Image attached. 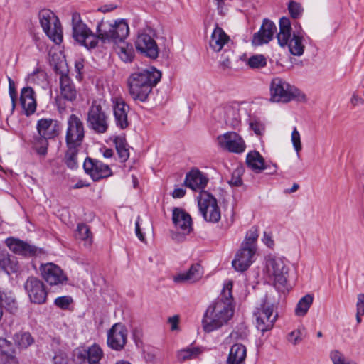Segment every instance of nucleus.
I'll list each match as a JSON object with an SVG mask.
<instances>
[{"mask_svg":"<svg viewBox=\"0 0 364 364\" xmlns=\"http://www.w3.org/2000/svg\"><path fill=\"white\" fill-rule=\"evenodd\" d=\"M232 286L230 281L225 283L220 296L206 309L202 320L205 332L210 333L220 328L232 317L235 309Z\"/></svg>","mask_w":364,"mask_h":364,"instance_id":"obj_1","label":"nucleus"},{"mask_svg":"<svg viewBox=\"0 0 364 364\" xmlns=\"http://www.w3.org/2000/svg\"><path fill=\"white\" fill-rule=\"evenodd\" d=\"M129 34L128 22L124 18L108 19L103 18L99 21L94 31L95 48L100 43L102 46L122 42Z\"/></svg>","mask_w":364,"mask_h":364,"instance_id":"obj_2","label":"nucleus"},{"mask_svg":"<svg viewBox=\"0 0 364 364\" xmlns=\"http://www.w3.org/2000/svg\"><path fill=\"white\" fill-rule=\"evenodd\" d=\"M161 78V73L154 67L132 73L127 79L129 93L134 100L146 102Z\"/></svg>","mask_w":364,"mask_h":364,"instance_id":"obj_3","label":"nucleus"},{"mask_svg":"<svg viewBox=\"0 0 364 364\" xmlns=\"http://www.w3.org/2000/svg\"><path fill=\"white\" fill-rule=\"evenodd\" d=\"M270 100L273 102L287 103L292 100L304 101L306 97L294 85L281 77H274L270 83Z\"/></svg>","mask_w":364,"mask_h":364,"instance_id":"obj_4","label":"nucleus"},{"mask_svg":"<svg viewBox=\"0 0 364 364\" xmlns=\"http://www.w3.org/2000/svg\"><path fill=\"white\" fill-rule=\"evenodd\" d=\"M277 37L279 45L283 48L287 46L292 55L301 56L304 53L302 38L296 34L291 36V26L288 18L280 19L279 32Z\"/></svg>","mask_w":364,"mask_h":364,"instance_id":"obj_5","label":"nucleus"},{"mask_svg":"<svg viewBox=\"0 0 364 364\" xmlns=\"http://www.w3.org/2000/svg\"><path fill=\"white\" fill-rule=\"evenodd\" d=\"M105 104L106 101L103 99L94 100L87 111V126L97 134H104L109 128V115L103 109Z\"/></svg>","mask_w":364,"mask_h":364,"instance_id":"obj_6","label":"nucleus"},{"mask_svg":"<svg viewBox=\"0 0 364 364\" xmlns=\"http://www.w3.org/2000/svg\"><path fill=\"white\" fill-rule=\"evenodd\" d=\"M72 37L81 46L87 50L95 48L94 31L82 21L77 12L72 14Z\"/></svg>","mask_w":364,"mask_h":364,"instance_id":"obj_7","label":"nucleus"},{"mask_svg":"<svg viewBox=\"0 0 364 364\" xmlns=\"http://www.w3.org/2000/svg\"><path fill=\"white\" fill-rule=\"evenodd\" d=\"M40 24L46 36L56 44L63 41V31L60 20L50 9H42L38 13Z\"/></svg>","mask_w":364,"mask_h":364,"instance_id":"obj_8","label":"nucleus"},{"mask_svg":"<svg viewBox=\"0 0 364 364\" xmlns=\"http://www.w3.org/2000/svg\"><path fill=\"white\" fill-rule=\"evenodd\" d=\"M274 306L269 302L267 297L262 299L254 311L256 320V327L262 333H264L272 328L277 318V314H274Z\"/></svg>","mask_w":364,"mask_h":364,"instance_id":"obj_9","label":"nucleus"},{"mask_svg":"<svg viewBox=\"0 0 364 364\" xmlns=\"http://www.w3.org/2000/svg\"><path fill=\"white\" fill-rule=\"evenodd\" d=\"M155 32L150 28L139 31L135 41L136 50L144 56L155 60L159 57V48L155 41Z\"/></svg>","mask_w":364,"mask_h":364,"instance_id":"obj_10","label":"nucleus"},{"mask_svg":"<svg viewBox=\"0 0 364 364\" xmlns=\"http://www.w3.org/2000/svg\"><path fill=\"white\" fill-rule=\"evenodd\" d=\"M198 205L205 221L215 223L220 220L221 213L217 200L208 192L200 191L198 197Z\"/></svg>","mask_w":364,"mask_h":364,"instance_id":"obj_11","label":"nucleus"},{"mask_svg":"<svg viewBox=\"0 0 364 364\" xmlns=\"http://www.w3.org/2000/svg\"><path fill=\"white\" fill-rule=\"evenodd\" d=\"M216 141L221 149L230 153L240 154L246 149L244 139L235 132H227L218 135Z\"/></svg>","mask_w":364,"mask_h":364,"instance_id":"obj_12","label":"nucleus"},{"mask_svg":"<svg viewBox=\"0 0 364 364\" xmlns=\"http://www.w3.org/2000/svg\"><path fill=\"white\" fill-rule=\"evenodd\" d=\"M67 124L66 144L81 146L85 137V127L81 119L72 114L68 118Z\"/></svg>","mask_w":364,"mask_h":364,"instance_id":"obj_13","label":"nucleus"},{"mask_svg":"<svg viewBox=\"0 0 364 364\" xmlns=\"http://www.w3.org/2000/svg\"><path fill=\"white\" fill-rule=\"evenodd\" d=\"M24 289L31 303L36 304L46 303L48 292L46 285L41 279L35 277H28L24 284Z\"/></svg>","mask_w":364,"mask_h":364,"instance_id":"obj_14","label":"nucleus"},{"mask_svg":"<svg viewBox=\"0 0 364 364\" xmlns=\"http://www.w3.org/2000/svg\"><path fill=\"white\" fill-rule=\"evenodd\" d=\"M128 331L122 323H114L107 332V346L112 350L124 349L127 342Z\"/></svg>","mask_w":364,"mask_h":364,"instance_id":"obj_15","label":"nucleus"},{"mask_svg":"<svg viewBox=\"0 0 364 364\" xmlns=\"http://www.w3.org/2000/svg\"><path fill=\"white\" fill-rule=\"evenodd\" d=\"M111 102L116 127L121 130L127 129L129 125L128 120L129 106L122 97H112Z\"/></svg>","mask_w":364,"mask_h":364,"instance_id":"obj_16","label":"nucleus"},{"mask_svg":"<svg viewBox=\"0 0 364 364\" xmlns=\"http://www.w3.org/2000/svg\"><path fill=\"white\" fill-rule=\"evenodd\" d=\"M40 271L43 279L50 286L63 284L68 281V277L64 272L54 263L41 264Z\"/></svg>","mask_w":364,"mask_h":364,"instance_id":"obj_17","label":"nucleus"},{"mask_svg":"<svg viewBox=\"0 0 364 364\" xmlns=\"http://www.w3.org/2000/svg\"><path fill=\"white\" fill-rule=\"evenodd\" d=\"M83 168L85 171L95 181L109 177L112 174L111 168L108 165L90 158H87L85 160Z\"/></svg>","mask_w":364,"mask_h":364,"instance_id":"obj_18","label":"nucleus"},{"mask_svg":"<svg viewBox=\"0 0 364 364\" xmlns=\"http://www.w3.org/2000/svg\"><path fill=\"white\" fill-rule=\"evenodd\" d=\"M257 249L241 245L232 262L233 268L237 272L247 270L255 260Z\"/></svg>","mask_w":364,"mask_h":364,"instance_id":"obj_19","label":"nucleus"},{"mask_svg":"<svg viewBox=\"0 0 364 364\" xmlns=\"http://www.w3.org/2000/svg\"><path fill=\"white\" fill-rule=\"evenodd\" d=\"M267 268L276 282L278 288L284 287L287 283V268L281 259H270L267 262Z\"/></svg>","mask_w":364,"mask_h":364,"instance_id":"obj_20","label":"nucleus"},{"mask_svg":"<svg viewBox=\"0 0 364 364\" xmlns=\"http://www.w3.org/2000/svg\"><path fill=\"white\" fill-rule=\"evenodd\" d=\"M172 221L177 230L183 235H188L193 230L192 218L182 208H174L173 209Z\"/></svg>","mask_w":364,"mask_h":364,"instance_id":"obj_21","label":"nucleus"},{"mask_svg":"<svg viewBox=\"0 0 364 364\" xmlns=\"http://www.w3.org/2000/svg\"><path fill=\"white\" fill-rule=\"evenodd\" d=\"M277 31L275 24L268 20L264 19L259 31L253 36L252 43L254 46H261L269 43L273 38Z\"/></svg>","mask_w":364,"mask_h":364,"instance_id":"obj_22","label":"nucleus"},{"mask_svg":"<svg viewBox=\"0 0 364 364\" xmlns=\"http://www.w3.org/2000/svg\"><path fill=\"white\" fill-rule=\"evenodd\" d=\"M208 178L198 168H192L186 175L184 185L194 191H203L207 186Z\"/></svg>","mask_w":364,"mask_h":364,"instance_id":"obj_23","label":"nucleus"},{"mask_svg":"<svg viewBox=\"0 0 364 364\" xmlns=\"http://www.w3.org/2000/svg\"><path fill=\"white\" fill-rule=\"evenodd\" d=\"M232 43L230 36L223 31V28L216 26L212 32L209 46L215 52H220L223 49L225 50L230 47Z\"/></svg>","mask_w":364,"mask_h":364,"instance_id":"obj_24","label":"nucleus"},{"mask_svg":"<svg viewBox=\"0 0 364 364\" xmlns=\"http://www.w3.org/2000/svg\"><path fill=\"white\" fill-rule=\"evenodd\" d=\"M6 244L11 251L23 256H33L38 252L36 247L19 239L8 238L6 240Z\"/></svg>","mask_w":364,"mask_h":364,"instance_id":"obj_25","label":"nucleus"},{"mask_svg":"<svg viewBox=\"0 0 364 364\" xmlns=\"http://www.w3.org/2000/svg\"><path fill=\"white\" fill-rule=\"evenodd\" d=\"M38 134L48 139H53L59 134L60 126L57 120L41 119L37 122Z\"/></svg>","mask_w":364,"mask_h":364,"instance_id":"obj_26","label":"nucleus"},{"mask_svg":"<svg viewBox=\"0 0 364 364\" xmlns=\"http://www.w3.org/2000/svg\"><path fill=\"white\" fill-rule=\"evenodd\" d=\"M203 275V269L198 264L191 265L187 272H181L173 276V281L176 283H194L200 280Z\"/></svg>","mask_w":364,"mask_h":364,"instance_id":"obj_27","label":"nucleus"},{"mask_svg":"<svg viewBox=\"0 0 364 364\" xmlns=\"http://www.w3.org/2000/svg\"><path fill=\"white\" fill-rule=\"evenodd\" d=\"M60 96L65 100L73 102L77 97V90L70 77L65 73L60 76Z\"/></svg>","mask_w":364,"mask_h":364,"instance_id":"obj_28","label":"nucleus"},{"mask_svg":"<svg viewBox=\"0 0 364 364\" xmlns=\"http://www.w3.org/2000/svg\"><path fill=\"white\" fill-rule=\"evenodd\" d=\"M20 101L26 115H30L35 112L36 102L34 97V91L31 87H23L21 90Z\"/></svg>","mask_w":364,"mask_h":364,"instance_id":"obj_29","label":"nucleus"},{"mask_svg":"<svg viewBox=\"0 0 364 364\" xmlns=\"http://www.w3.org/2000/svg\"><path fill=\"white\" fill-rule=\"evenodd\" d=\"M245 346L236 343L230 348L226 364H245Z\"/></svg>","mask_w":364,"mask_h":364,"instance_id":"obj_30","label":"nucleus"},{"mask_svg":"<svg viewBox=\"0 0 364 364\" xmlns=\"http://www.w3.org/2000/svg\"><path fill=\"white\" fill-rule=\"evenodd\" d=\"M48 139L41 135H35L30 139L28 144L37 155L45 158L48 153Z\"/></svg>","mask_w":364,"mask_h":364,"instance_id":"obj_31","label":"nucleus"},{"mask_svg":"<svg viewBox=\"0 0 364 364\" xmlns=\"http://www.w3.org/2000/svg\"><path fill=\"white\" fill-rule=\"evenodd\" d=\"M264 159L259 151H250L246 156V164L255 173H259L264 171Z\"/></svg>","mask_w":364,"mask_h":364,"instance_id":"obj_32","label":"nucleus"},{"mask_svg":"<svg viewBox=\"0 0 364 364\" xmlns=\"http://www.w3.org/2000/svg\"><path fill=\"white\" fill-rule=\"evenodd\" d=\"M67 151L64 157V162L70 169L78 167V153L81 146L66 144Z\"/></svg>","mask_w":364,"mask_h":364,"instance_id":"obj_33","label":"nucleus"},{"mask_svg":"<svg viewBox=\"0 0 364 364\" xmlns=\"http://www.w3.org/2000/svg\"><path fill=\"white\" fill-rule=\"evenodd\" d=\"M116 46L115 50L120 59L125 63L132 62L134 57L133 46L124 41L119 42Z\"/></svg>","mask_w":364,"mask_h":364,"instance_id":"obj_34","label":"nucleus"},{"mask_svg":"<svg viewBox=\"0 0 364 364\" xmlns=\"http://www.w3.org/2000/svg\"><path fill=\"white\" fill-rule=\"evenodd\" d=\"M0 268L7 274L15 272L18 269L17 262L15 258L11 257L6 251L0 252Z\"/></svg>","mask_w":364,"mask_h":364,"instance_id":"obj_35","label":"nucleus"},{"mask_svg":"<svg viewBox=\"0 0 364 364\" xmlns=\"http://www.w3.org/2000/svg\"><path fill=\"white\" fill-rule=\"evenodd\" d=\"M203 352V348L198 346H189L178 351L177 358L180 361L197 358Z\"/></svg>","mask_w":364,"mask_h":364,"instance_id":"obj_36","label":"nucleus"},{"mask_svg":"<svg viewBox=\"0 0 364 364\" xmlns=\"http://www.w3.org/2000/svg\"><path fill=\"white\" fill-rule=\"evenodd\" d=\"M114 143L117 151L119 158L122 162H125L129 157L128 144L125 137L123 136H116Z\"/></svg>","mask_w":364,"mask_h":364,"instance_id":"obj_37","label":"nucleus"},{"mask_svg":"<svg viewBox=\"0 0 364 364\" xmlns=\"http://www.w3.org/2000/svg\"><path fill=\"white\" fill-rule=\"evenodd\" d=\"M314 301V296L311 294H306L301 297L298 301L295 308L294 312L297 316H305L310 306L312 305Z\"/></svg>","mask_w":364,"mask_h":364,"instance_id":"obj_38","label":"nucleus"},{"mask_svg":"<svg viewBox=\"0 0 364 364\" xmlns=\"http://www.w3.org/2000/svg\"><path fill=\"white\" fill-rule=\"evenodd\" d=\"M77 238L83 240L85 245L90 246L92 242V236L89 227L84 223L79 224L77 228Z\"/></svg>","mask_w":364,"mask_h":364,"instance_id":"obj_39","label":"nucleus"},{"mask_svg":"<svg viewBox=\"0 0 364 364\" xmlns=\"http://www.w3.org/2000/svg\"><path fill=\"white\" fill-rule=\"evenodd\" d=\"M15 343L20 348H26L33 343L31 335L28 332L16 333L14 336Z\"/></svg>","mask_w":364,"mask_h":364,"instance_id":"obj_40","label":"nucleus"},{"mask_svg":"<svg viewBox=\"0 0 364 364\" xmlns=\"http://www.w3.org/2000/svg\"><path fill=\"white\" fill-rule=\"evenodd\" d=\"M16 300L11 291H4L0 289V306L10 310L16 308Z\"/></svg>","mask_w":364,"mask_h":364,"instance_id":"obj_41","label":"nucleus"},{"mask_svg":"<svg viewBox=\"0 0 364 364\" xmlns=\"http://www.w3.org/2000/svg\"><path fill=\"white\" fill-rule=\"evenodd\" d=\"M233 55L234 53L232 50L228 49L224 50V53L219 61V68L223 71L230 70L232 68L231 59L232 58Z\"/></svg>","mask_w":364,"mask_h":364,"instance_id":"obj_42","label":"nucleus"},{"mask_svg":"<svg viewBox=\"0 0 364 364\" xmlns=\"http://www.w3.org/2000/svg\"><path fill=\"white\" fill-rule=\"evenodd\" d=\"M257 230L255 228H252L246 234L245 240L242 243L245 247L257 249V240L258 238Z\"/></svg>","mask_w":364,"mask_h":364,"instance_id":"obj_43","label":"nucleus"},{"mask_svg":"<svg viewBox=\"0 0 364 364\" xmlns=\"http://www.w3.org/2000/svg\"><path fill=\"white\" fill-rule=\"evenodd\" d=\"M250 128L257 134L261 136L264 134L265 132V126L264 123L259 119L252 117L250 119L249 123Z\"/></svg>","mask_w":364,"mask_h":364,"instance_id":"obj_44","label":"nucleus"},{"mask_svg":"<svg viewBox=\"0 0 364 364\" xmlns=\"http://www.w3.org/2000/svg\"><path fill=\"white\" fill-rule=\"evenodd\" d=\"M247 65L251 68H261L267 65V60L264 55H255L248 59Z\"/></svg>","mask_w":364,"mask_h":364,"instance_id":"obj_45","label":"nucleus"},{"mask_svg":"<svg viewBox=\"0 0 364 364\" xmlns=\"http://www.w3.org/2000/svg\"><path fill=\"white\" fill-rule=\"evenodd\" d=\"M330 358L333 364H357L352 360H346L344 355L338 350L331 352Z\"/></svg>","mask_w":364,"mask_h":364,"instance_id":"obj_46","label":"nucleus"},{"mask_svg":"<svg viewBox=\"0 0 364 364\" xmlns=\"http://www.w3.org/2000/svg\"><path fill=\"white\" fill-rule=\"evenodd\" d=\"M288 10L291 16L294 18H299L303 11L301 4L294 1L289 2L288 5Z\"/></svg>","mask_w":364,"mask_h":364,"instance_id":"obj_47","label":"nucleus"},{"mask_svg":"<svg viewBox=\"0 0 364 364\" xmlns=\"http://www.w3.org/2000/svg\"><path fill=\"white\" fill-rule=\"evenodd\" d=\"M15 351L13 344L4 338H0V355L11 353Z\"/></svg>","mask_w":364,"mask_h":364,"instance_id":"obj_48","label":"nucleus"},{"mask_svg":"<svg viewBox=\"0 0 364 364\" xmlns=\"http://www.w3.org/2000/svg\"><path fill=\"white\" fill-rule=\"evenodd\" d=\"M72 302L73 299L69 296H59L54 301L55 305L61 309H67Z\"/></svg>","mask_w":364,"mask_h":364,"instance_id":"obj_49","label":"nucleus"},{"mask_svg":"<svg viewBox=\"0 0 364 364\" xmlns=\"http://www.w3.org/2000/svg\"><path fill=\"white\" fill-rule=\"evenodd\" d=\"M291 142L295 151L299 153L301 150V136L296 127L291 132Z\"/></svg>","mask_w":364,"mask_h":364,"instance_id":"obj_50","label":"nucleus"},{"mask_svg":"<svg viewBox=\"0 0 364 364\" xmlns=\"http://www.w3.org/2000/svg\"><path fill=\"white\" fill-rule=\"evenodd\" d=\"M302 332L300 329H296L291 333H289L287 336V340L294 346H296L301 342L302 341Z\"/></svg>","mask_w":364,"mask_h":364,"instance_id":"obj_51","label":"nucleus"},{"mask_svg":"<svg viewBox=\"0 0 364 364\" xmlns=\"http://www.w3.org/2000/svg\"><path fill=\"white\" fill-rule=\"evenodd\" d=\"M46 80V74L43 71L36 70L28 77V80L31 83L40 84L41 80Z\"/></svg>","mask_w":364,"mask_h":364,"instance_id":"obj_52","label":"nucleus"},{"mask_svg":"<svg viewBox=\"0 0 364 364\" xmlns=\"http://www.w3.org/2000/svg\"><path fill=\"white\" fill-rule=\"evenodd\" d=\"M0 363L1 364H18V358L16 356V352L0 355Z\"/></svg>","mask_w":364,"mask_h":364,"instance_id":"obj_53","label":"nucleus"},{"mask_svg":"<svg viewBox=\"0 0 364 364\" xmlns=\"http://www.w3.org/2000/svg\"><path fill=\"white\" fill-rule=\"evenodd\" d=\"M132 338L138 347L143 344V331L141 328L136 327L132 330Z\"/></svg>","mask_w":364,"mask_h":364,"instance_id":"obj_54","label":"nucleus"},{"mask_svg":"<svg viewBox=\"0 0 364 364\" xmlns=\"http://www.w3.org/2000/svg\"><path fill=\"white\" fill-rule=\"evenodd\" d=\"M84 68V60L83 59H77L75 62V70L77 73L76 77L77 79L82 78V70Z\"/></svg>","mask_w":364,"mask_h":364,"instance_id":"obj_55","label":"nucleus"},{"mask_svg":"<svg viewBox=\"0 0 364 364\" xmlns=\"http://www.w3.org/2000/svg\"><path fill=\"white\" fill-rule=\"evenodd\" d=\"M168 323L171 325V330L172 331H176L178 329V323H179V316L178 315H174L168 318Z\"/></svg>","mask_w":364,"mask_h":364,"instance_id":"obj_56","label":"nucleus"},{"mask_svg":"<svg viewBox=\"0 0 364 364\" xmlns=\"http://www.w3.org/2000/svg\"><path fill=\"white\" fill-rule=\"evenodd\" d=\"M8 81H9V95H10L12 102H14L16 97L15 83H14V81L10 77H8Z\"/></svg>","mask_w":364,"mask_h":364,"instance_id":"obj_57","label":"nucleus"},{"mask_svg":"<svg viewBox=\"0 0 364 364\" xmlns=\"http://www.w3.org/2000/svg\"><path fill=\"white\" fill-rule=\"evenodd\" d=\"M356 309H358L359 314H364V293L358 294Z\"/></svg>","mask_w":364,"mask_h":364,"instance_id":"obj_58","label":"nucleus"},{"mask_svg":"<svg viewBox=\"0 0 364 364\" xmlns=\"http://www.w3.org/2000/svg\"><path fill=\"white\" fill-rule=\"evenodd\" d=\"M264 170H267L269 174H274L277 171V166L276 164H268L264 161L263 163Z\"/></svg>","mask_w":364,"mask_h":364,"instance_id":"obj_59","label":"nucleus"},{"mask_svg":"<svg viewBox=\"0 0 364 364\" xmlns=\"http://www.w3.org/2000/svg\"><path fill=\"white\" fill-rule=\"evenodd\" d=\"M117 5H114L112 4H105L102 6H100L98 9V11L102 13H109V12H112V11H114L115 9H117Z\"/></svg>","mask_w":364,"mask_h":364,"instance_id":"obj_60","label":"nucleus"},{"mask_svg":"<svg viewBox=\"0 0 364 364\" xmlns=\"http://www.w3.org/2000/svg\"><path fill=\"white\" fill-rule=\"evenodd\" d=\"M139 219H140V218L138 217L137 220L136 221V223H135V232H136V235L137 237L141 242H144L145 237H144V234L141 231V228H140V226H139Z\"/></svg>","mask_w":364,"mask_h":364,"instance_id":"obj_61","label":"nucleus"},{"mask_svg":"<svg viewBox=\"0 0 364 364\" xmlns=\"http://www.w3.org/2000/svg\"><path fill=\"white\" fill-rule=\"evenodd\" d=\"M262 241L269 247H272L274 246V240L272 237L265 232H264Z\"/></svg>","mask_w":364,"mask_h":364,"instance_id":"obj_62","label":"nucleus"},{"mask_svg":"<svg viewBox=\"0 0 364 364\" xmlns=\"http://www.w3.org/2000/svg\"><path fill=\"white\" fill-rule=\"evenodd\" d=\"M229 183L232 186H240L242 185V179L239 175L235 176L233 173L231 179L229 181Z\"/></svg>","mask_w":364,"mask_h":364,"instance_id":"obj_63","label":"nucleus"},{"mask_svg":"<svg viewBox=\"0 0 364 364\" xmlns=\"http://www.w3.org/2000/svg\"><path fill=\"white\" fill-rule=\"evenodd\" d=\"M53 360L54 364H66V360L62 353L55 354Z\"/></svg>","mask_w":364,"mask_h":364,"instance_id":"obj_64","label":"nucleus"}]
</instances>
